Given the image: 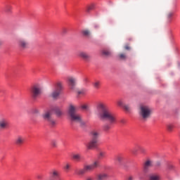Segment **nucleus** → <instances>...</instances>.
<instances>
[{
	"label": "nucleus",
	"mask_w": 180,
	"mask_h": 180,
	"mask_svg": "<svg viewBox=\"0 0 180 180\" xmlns=\"http://www.w3.org/2000/svg\"><path fill=\"white\" fill-rule=\"evenodd\" d=\"M96 114L100 120H107L110 124L116 123V115L110 112L109 107L105 103H98L96 105Z\"/></svg>",
	"instance_id": "f257e3e1"
},
{
	"label": "nucleus",
	"mask_w": 180,
	"mask_h": 180,
	"mask_svg": "<svg viewBox=\"0 0 180 180\" xmlns=\"http://www.w3.org/2000/svg\"><path fill=\"white\" fill-rule=\"evenodd\" d=\"M68 115L72 122H75V123H79L82 127L85 126V122L82 121V117H81V115L77 113V108L75 106L72 105L69 106Z\"/></svg>",
	"instance_id": "f03ea898"
},
{
	"label": "nucleus",
	"mask_w": 180,
	"mask_h": 180,
	"mask_svg": "<svg viewBox=\"0 0 180 180\" xmlns=\"http://www.w3.org/2000/svg\"><path fill=\"white\" fill-rule=\"evenodd\" d=\"M91 140L86 143V147L88 150H92V148H96L98 146V139L101 136V132L98 130L94 129L90 133Z\"/></svg>",
	"instance_id": "7ed1b4c3"
},
{
	"label": "nucleus",
	"mask_w": 180,
	"mask_h": 180,
	"mask_svg": "<svg viewBox=\"0 0 180 180\" xmlns=\"http://www.w3.org/2000/svg\"><path fill=\"white\" fill-rule=\"evenodd\" d=\"M153 113V108L148 105H141L139 107V115L142 117L143 120H147L151 117Z\"/></svg>",
	"instance_id": "20e7f679"
},
{
	"label": "nucleus",
	"mask_w": 180,
	"mask_h": 180,
	"mask_svg": "<svg viewBox=\"0 0 180 180\" xmlns=\"http://www.w3.org/2000/svg\"><path fill=\"white\" fill-rule=\"evenodd\" d=\"M42 118L45 122H48L51 127H54L57 124L56 120L53 119V110H48L42 114Z\"/></svg>",
	"instance_id": "39448f33"
},
{
	"label": "nucleus",
	"mask_w": 180,
	"mask_h": 180,
	"mask_svg": "<svg viewBox=\"0 0 180 180\" xmlns=\"http://www.w3.org/2000/svg\"><path fill=\"white\" fill-rule=\"evenodd\" d=\"M61 91H63V84L60 82H58L51 94V98H53V99H58Z\"/></svg>",
	"instance_id": "423d86ee"
},
{
	"label": "nucleus",
	"mask_w": 180,
	"mask_h": 180,
	"mask_svg": "<svg viewBox=\"0 0 180 180\" xmlns=\"http://www.w3.org/2000/svg\"><path fill=\"white\" fill-rule=\"evenodd\" d=\"M41 95V86L35 85L31 89V96L33 99H37Z\"/></svg>",
	"instance_id": "0eeeda50"
},
{
	"label": "nucleus",
	"mask_w": 180,
	"mask_h": 180,
	"mask_svg": "<svg viewBox=\"0 0 180 180\" xmlns=\"http://www.w3.org/2000/svg\"><path fill=\"white\" fill-rule=\"evenodd\" d=\"M18 46L21 50H26V49H29V41L26 39L20 38L18 41Z\"/></svg>",
	"instance_id": "6e6552de"
},
{
	"label": "nucleus",
	"mask_w": 180,
	"mask_h": 180,
	"mask_svg": "<svg viewBox=\"0 0 180 180\" xmlns=\"http://www.w3.org/2000/svg\"><path fill=\"white\" fill-rule=\"evenodd\" d=\"M99 167V161L96 160L94 163L91 165H86L84 166V168L86 172H91L94 171V169H96Z\"/></svg>",
	"instance_id": "1a4fd4ad"
},
{
	"label": "nucleus",
	"mask_w": 180,
	"mask_h": 180,
	"mask_svg": "<svg viewBox=\"0 0 180 180\" xmlns=\"http://www.w3.org/2000/svg\"><path fill=\"white\" fill-rule=\"evenodd\" d=\"M79 56L80 58H82L84 61H86V63H89L91 61V55L85 51L79 52Z\"/></svg>",
	"instance_id": "9d476101"
},
{
	"label": "nucleus",
	"mask_w": 180,
	"mask_h": 180,
	"mask_svg": "<svg viewBox=\"0 0 180 180\" xmlns=\"http://www.w3.org/2000/svg\"><path fill=\"white\" fill-rule=\"evenodd\" d=\"M68 82L70 89L73 90L75 88V85H77V78L74 77H68Z\"/></svg>",
	"instance_id": "9b49d317"
},
{
	"label": "nucleus",
	"mask_w": 180,
	"mask_h": 180,
	"mask_svg": "<svg viewBox=\"0 0 180 180\" xmlns=\"http://www.w3.org/2000/svg\"><path fill=\"white\" fill-rule=\"evenodd\" d=\"M9 126V122L6 118H1L0 119V129L4 130V129H7Z\"/></svg>",
	"instance_id": "f8f14e48"
},
{
	"label": "nucleus",
	"mask_w": 180,
	"mask_h": 180,
	"mask_svg": "<svg viewBox=\"0 0 180 180\" xmlns=\"http://www.w3.org/2000/svg\"><path fill=\"white\" fill-rule=\"evenodd\" d=\"M153 167V160H147L143 164V171L147 172L149 168Z\"/></svg>",
	"instance_id": "ddd939ff"
},
{
	"label": "nucleus",
	"mask_w": 180,
	"mask_h": 180,
	"mask_svg": "<svg viewBox=\"0 0 180 180\" xmlns=\"http://www.w3.org/2000/svg\"><path fill=\"white\" fill-rule=\"evenodd\" d=\"M25 143V137L18 136L15 139V144L17 146H22Z\"/></svg>",
	"instance_id": "4468645a"
},
{
	"label": "nucleus",
	"mask_w": 180,
	"mask_h": 180,
	"mask_svg": "<svg viewBox=\"0 0 180 180\" xmlns=\"http://www.w3.org/2000/svg\"><path fill=\"white\" fill-rule=\"evenodd\" d=\"M109 178V174L106 173H101L97 176V180H106Z\"/></svg>",
	"instance_id": "2eb2a0df"
},
{
	"label": "nucleus",
	"mask_w": 180,
	"mask_h": 180,
	"mask_svg": "<svg viewBox=\"0 0 180 180\" xmlns=\"http://www.w3.org/2000/svg\"><path fill=\"white\" fill-rule=\"evenodd\" d=\"M51 110H52V113L54 112L57 116H61L63 115L61 110L58 107H53Z\"/></svg>",
	"instance_id": "dca6fc26"
},
{
	"label": "nucleus",
	"mask_w": 180,
	"mask_h": 180,
	"mask_svg": "<svg viewBox=\"0 0 180 180\" xmlns=\"http://www.w3.org/2000/svg\"><path fill=\"white\" fill-rule=\"evenodd\" d=\"M72 159L75 160V161L79 162L82 161V160H84V158L82 157V155H81V154L77 153L72 155Z\"/></svg>",
	"instance_id": "f3484780"
},
{
	"label": "nucleus",
	"mask_w": 180,
	"mask_h": 180,
	"mask_svg": "<svg viewBox=\"0 0 180 180\" xmlns=\"http://www.w3.org/2000/svg\"><path fill=\"white\" fill-rule=\"evenodd\" d=\"M82 34L84 37H87V39H89V37H91V30L88 29L83 30H82Z\"/></svg>",
	"instance_id": "a211bd4d"
},
{
	"label": "nucleus",
	"mask_w": 180,
	"mask_h": 180,
	"mask_svg": "<svg viewBox=\"0 0 180 180\" xmlns=\"http://www.w3.org/2000/svg\"><path fill=\"white\" fill-rule=\"evenodd\" d=\"M115 160L119 164H122L124 161V157L122 155H119L116 156Z\"/></svg>",
	"instance_id": "6ab92c4d"
},
{
	"label": "nucleus",
	"mask_w": 180,
	"mask_h": 180,
	"mask_svg": "<svg viewBox=\"0 0 180 180\" xmlns=\"http://www.w3.org/2000/svg\"><path fill=\"white\" fill-rule=\"evenodd\" d=\"M75 172L77 175H84L86 174V171L85 170L84 167L83 169L75 170Z\"/></svg>",
	"instance_id": "aec40b11"
},
{
	"label": "nucleus",
	"mask_w": 180,
	"mask_h": 180,
	"mask_svg": "<svg viewBox=\"0 0 180 180\" xmlns=\"http://www.w3.org/2000/svg\"><path fill=\"white\" fill-rule=\"evenodd\" d=\"M150 180H161V176L158 174H150L149 176Z\"/></svg>",
	"instance_id": "412c9836"
},
{
	"label": "nucleus",
	"mask_w": 180,
	"mask_h": 180,
	"mask_svg": "<svg viewBox=\"0 0 180 180\" xmlns=\"http://www.w3.org/2000/svg\"><path fill=\"white\" fill-rule=\"evenodd\" d=\"M102 54L105 57H110L112 56V51L105 49L102 51Z\"/></svg>",
	"instance_id": "4be33fe9"
},
{
	"label": "nucleus",
	"mask_w": 180,
	"mask_h": 180,
	"mask_svg": "<svg viewBox=\"0 0 180 180\" xmlns=\"http://www.w3.org/2000/svg\"><path fill=\"white\" fill-rule=\"evenodd\" d=\"M94 9H95V4H91L86 7V12L89 13V12H91V11H94Z\"/></svg>",
	"instance_id": "5701e85b"
},
{
	"label": "nucleus",
	"mask_w": 180,
	"mask_h": 180,
	"mask_svg": "<svg viewBox=\"0 0 180 180\" xmlns=\"http://www.w3.org/2000/svg\"><path fill=\"white\" fill-rule=\"evenodd\" d=\"M118 58H120V60H125L127 59V55L126 53H121L118 55Z\"/></svg>",
	"instance_id": "b1692460"
},
{
	"label": "nucleus",
	"mask_w": 180,
	"mask_h": 180,
	"mask_svg": "<svg viewBox=\"0 0 180 180\" xmlns=\"http://www.w3.org/2000/svg\"><path fill=\"white\" fill-rule=\"evenodd\" d=\"M93 86L94 89H99L101 88V82L96 81L94 83H93Z\"/></svg>",
	"instance_id": "393cba45"
},
{
	"label": "nucleus",
	"mask_w": 180,
	"mask_h": 180,
	"mask_svg": "<svg viewBox=\"0 0 180 180\" xmlns=\"http://www.w3.org/2000/svg\"><path fill=\"white\" fill-rule=\"evenodd\" d=\"M172 16H174V13H172V12H169L167 14V18L168 22H171V18H172Z\"/></svg>",
	"instance_id": "a878e982"
},
{
	"label": "nucleus",
	"mask_w": 180,
	"mask_h": 180,
	"mask_svg": "<svg viewBox=\"0 0 180 180\" xmlns=\"http://www.w3.org/2000/svg\"><path fill=\"white\" fill-rule=\"evenodd\" d=\"M5 12H6L7 13H11V12H12V6H6Z\"/></svg>",
	"instance_id": "bb28decb"
},
{
	"label": "nucleus",
	"mask_w": 180,
	"mask_h": 180,
	"mask_svg": "<svg viewBox=\"0 0 180 180\" xmlns=\"http://www.w3.org/2000/svg\"><path fill=\"white\" fill-rule=\"evenodd\" d=\"M105 155H106V153L105 152H100L98 154L99 160H102V158H105Z\"/></svg>",
	"instance_id": "cd10ccee"
},
{
	"label": "nucleus",
	"mask_w": 180,
	"mask_h": 180,
	"mask_svg": "<svg viewBox=\"0 0 180 180\" xmlns=\"http://www.w3.org/2000/svg\"><path fill=\"white\" fill-rule=\"evenodd\" d=\"M123 108L126 112H130L131 110V108H130V105H125Z\"/></svg>",
	"instance_id": "c85d7f7f"
},
{
	"label": "nucleus",
	"mask_w": 180,
	"mask_h": 180,
	"mask_svg": "<svg viewBox=\"0 0 180 180\" xmlns=\"http://www.w3.org/2000/svg\"><path fill=\"white\" fill-rule=\"evenodd\" d=\"M110 129V124H105L103 126V130H105V131H108V130Z\"/></svg>",
	"instance_id": "c756f323"
},
{
	"label": "nucleus",
	"mask_w": 180,
	"mask_h": 180,
	"mask_svg": "<svg viewBox=\"0 0 180 180\" xmlns=\"http://www.w3.org/2000/svg\"><path fill=\"white\" fill-rule=\"evenodd\" d=\"M167 130H168V131H172V130L174 129V125H172V124H168L167 126Z\"/></svg>",
	"instance_id": "7c9ffc66"
},
{
	"label": "nucleus",
	"mask_w": 180,
	"mask_h": 180,
	"mask_svg": "<svg viewBox=\"0 0 180 180\" xmlns=\"http://www.w3.org/2000/svg\"><path fill=\"white\" fill-rule=\"evenodd\" d=\"M81 108L82 109V110H88L89 107H88V105L83 104L81 105Z\"/></svg>",
	"instance_id": "2f4dec72"
},
{
	"label": "nucleus",
	"mask_w": 180,
	"mask_h": 180,
	"mask_svg": "<svg viewBox=\"0 0 180 180\" xmlns=\"http://www.w3.org/2000/svg\"><path fill=\"white\" fill-rule=\"evenodd\" d=\"M51 146H52L53 147H54V148L57 147V141L53 140V141H51Z\"/></svg>",
	"instance_id": "473e14b6"
},
{
	"label": "nucleus",
	"mask_w": 180,
	"mask_h": 180,
	"mask_svg": "<svg viewBox=\"0 0 180 180\" xmlns=\"http://www.w3.org/2000/svg\"><path fill=\"white\" fill-rule=\"evenodd\" d=\"M167 169H169V171H172V169H174V166L171 164L167 165Z\"/></svg>",
	"instance_id": "72a5a7b5"
},
{
	"label": "nucleus",
	"mask_w": 180,
	"mask_h": 180,
	"mask_svg": "<svg viewBox=\"0 0 180 180\" xmlns=\"http://www.w3.org/2000/svg\"><path fill=\"white\" fill-rule=\"evenodd\" d=\"M70 168H71V165L69 163H67L65 166V169H66V171H68Z\"/></svg>",
	"instance_id": "f704fd0d"
},
{
	"label": "nucleus",
	"mask_w": 180,
	"mask_h": 180,
	"mask_svg": "<svg viewBox=\"0 0 180 180\" xmlns=\"http://www.w3.org/2000/svg\"><path fill=\"white\" fill-rule=\"evenodd\" d=\"M99 27H101V25H99V24H98V23H94V29L98 30V29H99Z\"/></svg>",
	"instance_id": "c9c22d12"
},
{
	"label": "nucleus",
	"mask_w": 180,
	"mask_h": 180,
	"mask_svg": "<svg viewBox=\"0 0 180 180\" xmlns=\"http://www.w3.org/2000/svg\"><path fill=\"white\" fill-rule=\"evenodd\" d=\"M117 105H118V106H122V108H124V105H123V101H117Z\"/></svg>",
	"instance_id": "e433bc0d"
},
{
	"label": "nucleus",
	"mask_w": 180,
	"mask_h": 180,
	"mask_svg": "<svg viewBox=\"0 0 180 180\" xmlns=\"http://www.w3.org/2000/svg\"><path fill=\"white\" fill-rule=\"evenodd\" d=\"M124 50H131V47L129 46V44H126L124 46Z\"/></svg>",
	"instance_id": "4c0bfd02"
},
{
	"label": "nucleus",
	"mask_w": 180,
	"mask_h": 180,
	"mask_svg": "<svg viewBox=\"0 0 180 180\" xmlns=\"http://www.w3.org/2000/svg\"><path fill=\"white\" fill-rule=\"evenodd\" d=\"M78 95H84L85 94V91L84 90H80L77 91Z\"/></svg>",
	"instance_id": "58836bf2"
},
{
	"label": "nucleus",
	"mask_w": 180,
	"mask_h": 180,
	"mask_svg": "<svg viewBox=\"0 0 180 180\" xmlns=\"http://www.w3.org/2000/svg\"><path fill=\"white\" fill-rule=\"evenodd\" d=\"M86 180H95V179H94V176H88L86 177Z\"/></svg>",
	"instance_id": "ea45409f"
},
{
	"label": "nucleus",
	"mask_w": 180,
	"mask_h": 180,
	"mask_svg": "<svg viewBox=\"0 0 180 180\" xmlns=\"http://www.w3.org/2000/svg\"><path fill=\"white\" fill-rule=\"evenodd\" d=\"M32 112H33V113H39V109L34 108V109H33Z\"/></svg>",
	"instance_id": "a19ab883"
},
{
	"label": "nucleus",
	"mask_w": 180,
	"mask_h": 180,
	"mask_svg": "<svg viewBox=\"0 0 180 180\" xmlns=\"http://www.w3.org/2000/svg\"><path fill=\"white\" fill-rule=\"evenodd\" d=\"M139 150L141 153H146V149H144L143 148H139Z\"/></svg>",
	"instance_id": "79ce46f5"
},
{
	"label": "nucleus",
	"mask_w": 180,
	"mask_h": 180,
	"mask_svg": "<svg viewBox=\"0 0 180 180\" xmlns=\"http://www.w3.org/2000/svg\"><path fill=\"white\" fill-rule=\"evenodd\" d=\"M127 180H134V177H133V176H129Z\"/></svg>",
	"instance_id": "37998d69"
},
{
	"label": "nucleus",
	"mask_w": 180,
	"mask_h": 180,
	"mask_svg": "<svg viewBox=\"0 0 180 180\" xmlns=\"http://www.w3.org/2000/svg\"><path fill=\"white\" fill-rule=\"evenodd\" d=\"M161 165V162H156V167H160Z\"/></svg>",
	"instance_id": "c03bdc74"
},
{
	"label": "nucleus",
	"mask_w": 180,
	"mask_h": 180,
	"mask_svg": "<svg viewBox=\"0 0 180 180\" xmlns=\"http://www.w3.org/2000/svg\"><path fill=\"white\" fill-rule=\"evenodd\" d=\"M63 33H67V29H63Z\"/></svg>",
	"instance_id": "a18cd8bd"
},
{
	"label": "nucleus",
	"mask_w": 180,
	"mask_h": 180,
	"mask_svg": "<svg viewBox=\"0 0 180 180\" xmlns=\"http://www.w3.org/2000/svg\"><path fill=\"white\" fill-rule=\"evenodd\" d=\"M2 44H4V42L1 40H0V46H2Z\"/></svg>",
	"instance_id": "49530a36"
},
{
	"label": "nucleus",
	"mask_w": 180,
	"mask_h": 180,
	"mask_svg": "<svg viewBox=\"0 0 180 180\" xmlns=\"http://www.w3.org/2000/svg\"><path fill=\"white\" fill-rule=\"evenodd\" d=\"M84 82H88V79H87V78H85V79H84Z\"/></svg>",
	"instance_id": "de8ad7c7"
},
{
	"label": "nucleus",
	"mask_w": 180,
	"mask_h": 180,
	"mask_svg": "<svg viewBox=\"0 0 180 180\" xmlns=\"http://www.w3.org/2000/svg\"><path fill=\"white\" fill-rule=\"evenodd\" d=\"M133 153H136V150H133Z\"/></svg>",
	"instance_id": "09e8293b"
}]
</instances>
